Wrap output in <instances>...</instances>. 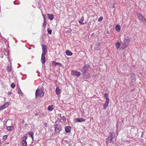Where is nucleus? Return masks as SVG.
Instances as JSON below:
<instances>
[{"mask_svg":"<svg viewBox=\"0 0 146 146\" xmlns=\"http://www.w3.org/2000/svg\"><path fill=\"white\" fill-rule=\"evenodd\" d=\"M44 95V89L41 88L40 90L37 89L35 92V97L37 98L39 96L42 97Z\"/></svg>","mask_w":146,"mask_h":146,"instance_id":"f257e3e1","label":"nucleus"},{"mask_svg":"<svg viewBox=\"0 0 146 146\" xmlns=\"http://www.w3.org/2000/svg\"><path fill=\"white\" fill-rule=\"evenodd\" d=\"M29 134L31 136L33 140L34 133L32 131H30L29 133Z\"/></svg>","mask_w":146,"mask_h":146,"instance_id":"393cba45","label":"nucleus"},{"mask_svg":"<svg viewBox=\"0 0 146 146\" xmlns=\"http://www.w3.org/2000/svg\"><path fill=\"white\" fill-rule=\"evenodd\" d=\"M71 128L70 126H66L65 127V131L67 133H69L71 131Z\"/></svg>","mask_w":146,"mask_h":146,"instance_id":"2eb2a0df","label":"nucleus"},{"mask_svg":"<svg viewBox=\"0 0 146 146\" xmlns=\"http://www.w3.org/2000/svg\"><path fill=\"white\" fill-rule=\"evenodd\" d=\"M112 7H113V8H114L115 7L114 6H113Z\"/></svg>","mask_w":146,"mask_h":146,"instance_id":"ea45409f","label":"nucleus"},{"mask_svg":"<svg viewBox=\"0 0 146 146\" xmlns=\"http://www.w3.org/2000/svg\"><path fill=\"white\" fill-rule=\"evenodd\" d=\"M52 64L53 65H54L55 66H56L57 64H54V63H53V62H52Z\"/></svg>","mask_w":146,"mask_h":146,"instance_id":"4c0bfd02","label":"nucleus"},{"mask_svg":"<svg viewBox=\"0 0 146 146\" xmlns=\"http://www.w3.org/2000/svg\"><path fill=\"white\" fill-rule=\"evenodd\" d=\"M46 20H44V23L43 24V26L44 27H46Z\"/></svg>","mask_w":146,"mask_h":146,"instance_id":"7c9ffc66","label":"nucleus"},{"mask_svg":"<svg viewBox=\"0 0 146 146\" xmlns=\"http://www.w3.org/2000/svg\"><path fill=\"white\" fill-rule=\"evenodd\" d=\"M53 105L49 106L48 107V110L49 111H52L53 110Z\"/></svg>","mask_w":146,"mask_h":146,"instance_id":"b1692460","label":"nucleus"},{"mask_svg":"<svg viewBox=\"0 0 146 146\" xmlns=\"http://www.w3.org/2000/svg\"><path fill=\"white\" fill-rule=\"evenodd\" d=\"M47 31L49 34H51L52 31L50 28H49L47 29Z\"/></svg>","mask_w":146,"mask_h":146,"instance_id":"c85d7f7f","label":"nucleus"},{"mask_svg":"<svg viewBox=\"0 0 146 146\" xmlns=\"http://www.w3.org/2000/svg\"><path fill=\"white\" fill-rule=\"evenodd\" d=\"M103 17H100L98 19V21H101L103 20Z\"/></svg>","mask_w":146,"mask_h":146,"instance_id":"2f4dec72","label":"nucleus"},{"mask_svg":"<svg viewBox=\"0 0 146 146\" xmlns=\"http://www.w3.org/2000/svg\"><path fill=\"white\" fill-rule=\"evenodd\" d=\"M13 127L12 126H9L7 127V130L9 131H12L13 129Z\"/></svg>","mask_w":146,"mask_h":146,"instance_id":"a878e982","label":"nucleus"},{"mask_svg":"<svg viewBox=\"0 0 146 146\" xmlns=\"http://www.w3.org/2000/svg\"><path fill=\"white\" fill-rule=\"evenodd\" d=\"M44 125L45 127H47V123H45V124Z\"/></svg>","mask_w":146,"mask_h":146,"instance_id":"58836bf2","label":"nucleus"},{"mask_svg":"<svg viewBox=\"0 0 146 146\" xmlns=\"http://www.w3.org/2000/svg\"><path fill=\"white\" fill-rule=\"evenodd\" d=\"M56 93L57 95H58L60 94L61 92V90L58 87L56 88Z\"/></svg>","mask_w":146,"mask_h":146,"instance_id":"4be33fe9","label":"nucleus"},{"mask_svg":"<svg viewBox=\"0 0 146 146\" xmlns=\"http://www.w3.org/2000/svg\"><path fill=\"white\" fill-rule=\"evenodd\" d=\"M9 105V103L8 102H7L5 104L2 105L0 108V109L1 110H3L4 108L8 107Z\"/></svg>","mask_w":146,"mask_h":146,"instance_id":"1a4fd4ad","label":"nucleus"},{"mask_svg":"<svg viewBox=\"0 0 146 146\" xmlns=\"http://www.w3.org/2000/svg\"><path fill=\"white\" fill-rule=\"evenodd\" d=\"M66 53L67 56H70L72 55V53L69 50H66Z\"/></svg>","mask_w":146,"mask_h":146,"instance_id":"6ab92c4d","label":"nucleus"},{"mask_svg":"<svg viewBox=\"0 0 146 146\" xmlns=\"http://www.w3.org/2000/svg\"><path fill=\"white\" fill-rule=\"evenodd\" d=\"M90 66L89 64H87L83 67L82 69V71L83 72L86 71V70L89 68Z\"/></svg>","mask_w":146,"mask_h":146,"instance_id":"ddd939ff","label":"nucleus"},{"mask_svg":"<svg viewBox=\"0 0 146 146\" xmlns=\"http://www.w3.org/2000/svg\"><path fill=\"white\" fill-rule=\"evenodd\" d=\"M104 97L105 98L106 100H109L108 94L107 93H105L104 94Z\"/></svg>","mask_w":146,"mask_h":146,"instance_id":"bb28decb","label":"nucleus"},{"mask_svg":"<svg viewBox=\"0 0 146 146\" xmlns=\"http://www.w3.org/2000/svg\"><path fill=\"white\" fill-rule=\"evenodd\" d=\"M129 41L130 40L129 39L128 37H125L124 43L129 44Z\"/></svg>","mask_w":146,"mask_h":146,"instance_id":"dca6fc26","label":"nucleus"},{"mask_svg":"<svg viewBox=\"0 0 146 146\" xmlns=\"http://www.w3.org/2000/svg\"><path fill=\"white\" fill-rule=\"evenodd\" d=\"M84 20V19L83 16H82L81 19L78 21L79 23L82 25H84L85 24H86V23L85 22V23H83V22Z\"/></svg>","mask_w":146,"mask_h":146,"instance_id":"f8f14e48","label":"nucleus"},{"mask_svg":"<svg viewBox=\"0 0 146 146\" xmlns=\"http://www.w3.org/2000/svg\"><path fill=\"white\" fill-rule=\"evenodd\" d=\"M112 138L110 137V136H109L108 139H106V142L108 143H110L112 141Z\"/></svg>","mask_w":146,"mask_h":146,"instance_id":"aec40b11","label":"nucleus"},{"mask_svg":"<svg viewBox=\"0 0 146 146\" xmlns=\"http://www.w3.org/2000/svg\"><path fill=\"white\" fill-rule=\"evenodd\" d=\"M85 121V119L82 118H75L74 121L75 122H82Z\"/></svg>","mask_w":146,"mask_h":146,"instance_id":"6e6552de","label":"nucleus"},{"mask_svg":"<svg viewBox=\"0 0 146 146\" xmlns=\"http://www.w3.org/2000/svg\"><path fill=\"white\" fill-rule=\"evenodd\" d=\"M45 55L43 54H42L41 61L42 64H44L46 62V58L45 57Z\"/></svg>","mask_w":146,"mask_h":146,"instance_id":"423d86ee","label":"nucleus"},{"mask_svg":"<svg viewBox=\"0 0 146 146\" xmlns=\"http://www.w3.org/2000/svg\"><path fill=\"white\" fill-rule=\"evenodd\" d=\"M12 94V93L10 92H8V95H11Z\"/></svg>","mask_w":146,"mask_h":146,"instance_id":"e433bc0d","label":"nucleus"},{"mask_svg":"<svg viewBox=\"0 0 146 146\" xmlns=\"http://www.w3.org/2000/svg\"><path fill=\"white\" fill-rule=\"evenodd\" d=\"M128 45V44H126L124 43L122 44L121 47L120 48V49L122 50L124 49L127 48Z\"/></svg>","mask_w":146,"mask_h":146,"instance_id":"4468645a","label":"nucleus"},{"mask_svg":"<svg viewBox=\"0 0 146 146\" xmlns=\"http://www.w3.org/2000/svg\"><path fill=\"white\" fill-rule=\"evenodd\" d=\"M48 19L50 20H52L53 19L54 16L52 14H48Z\"/></svg>","mask_w":146,"mask_h":146,"instance_id":"a211bd4d","label":"nucleus"},{"mask_svg":"<svg viewBox=\"0 0 146 146\" xmlns=\"http://www.w3.org/2000/svg\"><path fill=\"white\" fill-rule=\"evenodd\" d=\"M15 85L14 83H12L11 84V86L12 88H14L15 87Z\"/></svg>","mask_w":146,"mask_h":146,"instance_id":"c756f323","label":"nucleus"},{"mask_svg":"<svg viewBox=\"0 0 146 146\" xmlns=\"http://www.w3.org/2000/svg\"><path fill=\"white\" fill-rule=\"evenodd\" d=\"M42 15L43 17L44 20H46V15L44 14H42Z\"/></svg>","mask_w":146,"mask_h":146,"instance_id":"473e14b6","label":"nucleus"},{"mask_svg":"<svg viewBox=\"0 0 146 146\" xmlns=\"http://www.w3.org/2000/svg\"><path fill=\"white\" fill-rule=\"evenodd\" d=\"M27 137L26 136H24L22 141V143L23 146H27V143L26 141V139H27Z\"/></svg>","mask_w":146,"mask_h":146,"instance_id":"7ed1b4c3","label":"nucleus"},{"mask_svg":"<svg viewBox=\"0 0 146 146\" xmlns=\"http://www.w3.org/2000/svg\"><path fill=\"white\" fill-rule=\"evenodd\" d=\"M42 53L44 54H45L47 52V47L46 46L44 45H42Z\"/></svg>","mask_w":146,"mask_h":146,"instance_id":"20e7f679","label":"nucleus"},{"mask_svg":"<svg viewBox=\"0 0 146 146\" xmlns=\"http://www.w3.org/2000/svg\"><path fill=\"white\" fill-rule=\"evenodd\" d=\"M109 102V100H106L105 104L103 106L104 109H106L108 106Z\"/></svg>","mask_w":146,"mask_h":146,"instance_id":"9b49d317","label":"nucleus"},{"mask_svg":"<svg viewBox=\"0 0 146 146\" xmlns=\"http://www.w3.org/2000/svg\"><path fill=\"white\" fill-rule=\"evenodd\" d=\"M115 45L117 49H118L121 46L120 43L118 41L117 42L115 43Z\"/></svg>","mask_w":146,"mask_h":146,"instance_id":"5701e85b","label":"nucleus"},{"mask_svg":"<svg viewBox=\"0 0 146 146\" xmlns=\"http://www.w3.org/2000/svg\"><path fill=\"white\" fill-rule=\"evenodd\" d=\"M7 70L9 72H10L11 71V66H10L9 65L7 67Z\"/></svg>","mask_w":146,"mask_h":146,"instance_id":"cd10ccee","label":"nucleus"},{"mask_svg":"<svg viewBox=\"0 0 146 146\" xmlns=\"http://www.w3.org/2000/svg\"><path fill=\"white\" fill-rule=\"evenodd\" d=\"M35 115H38V114H37V113H35Z\"/></svg>","mask_w":146,"mask_h":146,"instance_id":"a19ab883","label":"nucleus"},{"mask_svg":"<svg viewBox=\"0 0 146 146\" xmlns=\"http://www.w3.org/2000/svg\"><path fill=\"white\" fill-rule=\"evenodd\" d=\"M55 130L56 133H59L61 130L60 127L58 125H56L55 127Z\"/></svg>","mask_w":146,"mask_h":146,"instance_id":"0eeeda50","label":"nucleus"},{"mask_svg":"<svg viewBox=\"0 0 146 146\" xmlns=\"http://www.w3.org/2000/svg\"><path fill=\"white\" fill-rule=\"evenodd\" d=\"M18 92L19 94H20L21 92V91L20 89L18 90Z\"/></svg>","mask_w":146,"mask_h":146,"instance_id":"c9c22d12","label":"nucleus"},{"mask_svg":"<svg viewBox=\"0 0 146 146\" xmlns=\"http://www.w3.org/2000/svg\"><path fill=\"white\" fill-rule=\"evenodd\" d=\"M84 72V73L83 74V77L86 79H88L90 76L89 74L86 71Z\"/></svg>","mask_w":146,"mask_h":146,"instance_id":"9d476101","label":"nucleus"},{"mask_svg":"<svg viewBox=\"0 0 146 146\" xmlns=\"http://www.w3.org/2000/svg\"><path fill=\"white\" fill-rule=\"evenodd\" d=\"M71 74L73 76H74L77 77L79 76L80 75V72H78L75 70L72 71Z\"/></svg>","mask_w":146,"mask_h":146,"instance_id":"39448f33","label":"nucleus"},{"mask_svg":"<svg viewBox=\"0 0 146 146\" xmlns=\"http://www.w3.org/2000/svg\"><path fill=\"white\" fill-rule=\"evenodd\" d=\"M62 119L63 121H65L66 120V118L64 116L62 117Z\"/></svg>","mask_w":146,"mask_h":146,"instance_id":"f704fd0d","label":"nucleus"},{"mask_svg":"<svg viewBox=\"0 0 146 146\" xmlns=\"http://www.w3.org/2000/svg\"><path fill=\"white\" fill-rule=\"evenodd\" d=\"M53 63L54 64H57L60 65L61 64L59 62H55L54 61H52Z\"/></svg>","mask_w":146,"mask_h":146,"instance_id":"72a5a7b5","label":"nucleus"},{"mask_svg":"<svg viewBox=\"0 0 146 146\" xmlns=\"http://www.w3.org/2000/svg\"><path fill=\"white\" fill-rule=\"evenodd\" d=\"M115 29L117 31L119 32L120 30V25H117L115 26Z\"/></svg>","mask_w":146,"mask_h":146,"instance_id":"f3484780","label":"nucleus"},{"mask_svg":"<svg viewBox=\"0 0 146 146\" xmlns=\"http://www.w3.org/2000/svg\"><path fill=\"white\" fill-rule=\"evenodd\" d=\"M137 16L143 24H145L146 23V20L145 18L141 14L139 13H137Z\"/></svg>","mask_w":146,"mask_h":146,"instance_id":"f03ea898","label":"nucleus"},{"mask_svg":"<svg viewBox=\"0 0 146 146\" xmlns=\"http://www.w3.org/2000/svg\"><path fill=\"white\" fill-rule=\"evenodd\" d=\"M109 136H110V137L113 139L115 137V135L113 132H111L110 133Z\"/></svg>","mask_w":146,"mask_h":146,"instance_id":"412c9836","label":"nucleus"}]
</instances>
